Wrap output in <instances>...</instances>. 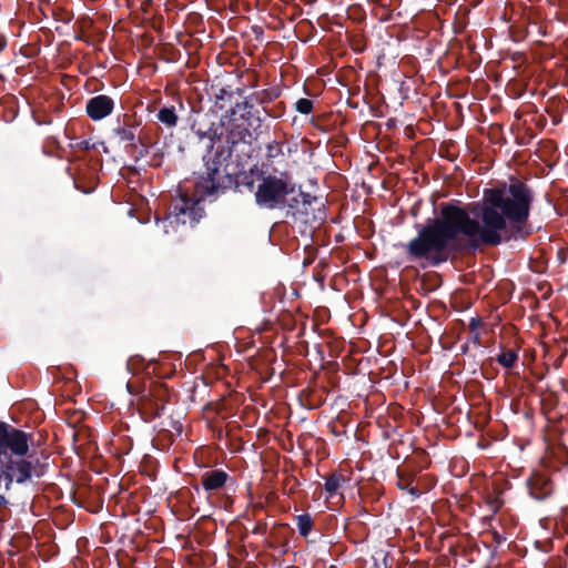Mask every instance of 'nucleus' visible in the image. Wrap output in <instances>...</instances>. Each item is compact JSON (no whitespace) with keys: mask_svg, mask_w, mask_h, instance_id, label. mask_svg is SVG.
I'll return each instance as SVG.
<instances>
[{"mask_svg":"<svg viewBox=\"0 0 568 568\" xmlns=\"http://www.w3.org/2000/svg\"><path fill=\"white\" fill-rule=\"evenodd\" d=\"M534 200L532 187L511 176L484 189L481 200L467 207L459 201L443 202L439 216L415 225L417 236L405 245L407 257L437 267L457 255L525 237Z\"/></svg>","mask_w":568,"mask_h":568,"instance_id":"f257e3e1","label":"nucleus"},{"mask_svg":"<svg viewBox=\"0 0 568 568\" xmlns=\"http://www.w3.org/2000/svg\"><path fill=\"white\" fill-rule=\"evenodd\" d=\"M203 165L193 172V189L200 197L219 196L227 191L240 193L253 192L255 186L254 170L239 171L231 163V153L211 143L202 158Z\"/></svg>","mask_w":568,"mask_h":568,"instance_id":"f03ea898","label":"nucleus"},{"mask_svg":"<svg viewBox=\"0 0 568 568\" xmlns=\"http://www.w3.org/2000/svg\"><path fill=\"white\" fill-rule=\"evenodd\" d=\"M33 434L27 433L6 422H0V465L22 478H41L47 474L48 455L42 459L36 453H30Z\"/></svg>","mask_w":568,"mask_h":568,"instance_id":"7ed1b4c3","label":"nucleus"},{"mask_svg":"<svg viewBox=\"0 0 568 568\" xmlns=\"http://www.w3.org/2000/svg\"><path fill=\"white\" fill-rule=\"evenodd\" d=\"M258 184L254 192L255 204L265 210H284L293 214L296 210V184L287 174L275 175L257 173Z\"/></svg>","mask_w":568,"mask_h":568,"instance_id":"20e7f679","label":"nucleus"},{"mask_svg":"<svg viewBox=\"0 0 568 568\" xmlns=\"http://www.w3.org/2000/svg\"><path fill=\"white\" fill-rule=\"evenodd\" d=\"M205 197H200L194 189L192 194L186 186H179V196H176L165 217L171 226L189 225L194 226L204 215V209L201 202Z\"/></svg>","mask_w":568,"mask_h":568,"instance_id":"39448f33","label":"nucleus"},{"mask_svg":"<svg viewBox=\"0 0 568 568\" xmlns=\"http://www.w3.org/2000/svg\"><path fill=\"white\" fill-rule=\"evenodd\" d=\"M296 210L293 214L285 211V217L294 223L304 224L312 230L320 226L326 219L325 204L322 199L311 195L302 190L300 185L295 190Z\"/></svg>","mask_w":568,"mask_h":568,"instance_id":"423d86ee","label":"nucleus"},{"mask_svg":"<svg viewBox=\"0 0 568 568\" xmlns=\"http://www.w3.org/2000/svg\"><path fill=\"white\" fill-rule=\"evenodd\" d=\"M170 400V390L159 381H152L148 388L142 390L138 402L139 413L143 420L151 422L162 415Z\"/></svg>","mask_w":568,"mask_h":568,"instance_id":"0eeeda50","label":"nucleus"},{"mask_svg":"<svg viewBox=\"0 0 568 568\" xmlns=\"http://www.w3.org/2000/svg\"><path fill=\"white\" fill-rule=\"evenodd\" d=\"M201 485L207 493L225 491V494L236 489V479L230 476L221 468L210 469L201 475Z\"/></svg>","mask_w":568,"mask_h":568,"instance_id":"6e6552de","label":"nucleus"},{"mask_svg":"<svg viewBox=\"0 0 568 568\" xmlns=\"http://www.w3.org/2000/svg\"><path fill=\"white\" fill-rule=\"evenodd\" d=\"M352 479V471L345 474L342 470H335L324 476V491L326 499L335 506L342 505L345 501L343 495L344 485L348 484Z\"/></svg>","mask_w":568,"mask_h":568,"instance_id":"1a4fd4ad","label":"nucleus"},{"mask_svg":"<svg viewBox=\"0 0 568 568\" xmlns=\"http://www.w3.org/2000/svg\"><path fill=\"white\" fill-rule=\"evenodd\" d=\"M141 122L133 114H123L122 120L118 119L116 125L112 129L113 135L121 143H128L126 149H138L136 134Z\"/></svg>","mask_w":568,"mask_h":568,"instance_id":"9d476101","label":"nucleus"},{"mask_svg":"<svg viewBox=\"0 0 568 568\" xmlns=\"http://www.w3.org/2000/svg\"><path fill=\"white\" fill-rule=\"evenodd\" d=\"M114 100L105 94L92 97L88 100L85 112L93 121H100L113 112Z\"/></svg>","mask_w":568,"mask_h":568,"instance_id":"9b49d317","label":"nucleus"},{"mask_svg":"<svg viewBox=\"0 0 568 568\" xmlns=\"http://www.w3.org/2000/svg\"><path fill=\"white\" fill-rule=\"evenodd\" d=\"M529 495L538 500H545L554 491L552 481L542 473L534 471L527 479Z\"/></svg>","mask_w":568,"mask_h":568,"instance_id":"f8f14e48","label":"nucleus"},{"mask_svg":"<svg viewBox=\"0 0 568 568\" xmlns=\"http://www.w3.org/2000/svg\"><path fill=\"white\" fill-rule=\"evenodd\" d=\"M235 121H231L229 126L225 130L224 134V143L219 144L215 148H223L224 150H229L231 155L233 154L234 148L240 142H245L246 138L251 136V132L247 126L244 124L234 123Z\"/></svg>","mask_w":568,"mask_h":568,"instance_id":"ddd939ff","label":"nucleus"},{"mask_svg":"<svg viewBox=\"0 0 568 568\" xmlns=\"http://www.w3.org/2000/svg\"><path fill=\"white\" fill-rule=\"evenodd\" d=\"M416 476L417 470L414 467H398L396 469V486L400 490H408V494L414 498H418L420 496V490L417 486L413 485Z\"/></svg>","mask_w":568,"mask_h":568,"instance_id":"4468645a","label":"nucleus"},{"mask_svg":"<svg viewBox=\"0 0 568 568\" xmlns=\"http://www.w3.org/2000/svg\"><path fill=\"white\" fill-rule=\"evenodd\" d=\"M254 100L250 99V95L245 98L243 102H236L233 106L226 110L230 121L245 120L248 121L251 118L256 115V119L261 121L258 111H254Z\"/></svg>","mask_w":568,"mask_h":568,"instance_id":"2eb2a0df","label":"nucleus"},{"mask_svg":"<svg viewBox=\"0 0 568 568\" xmlns=\"http://www.w3.org/2000/svg\"><path fill=\"white\" fill-rule=\"evenodd\" d=\"M98 180L97 173L90 168L80 170L78 175L73 178L75 189L85 194L94 191L98 185Z\"/></svg>","mask_w":568,"mask_h":568,"instance_id":"dca6fc26","label":"nucleus"},{"mask_svg":"<svg viewBox=\"0 0 568 568\" xmlns=\"http://www.w3.org/2000/svg\"><path fill=\"white\" fill-rule=\"evenodd\" d=\"M214 91L215 97V106L220 110H224L227 106H232V101L234 94L242 95L244 90L241 88H237L236 90H232L231 87H222V88H215L212 87Z\"/></svg>","mask_w":568,"mask_h":568,"instance_id":"f3484780","label":"nucleus"},{"mask_svg":"<svg viewBox=\"0 0 568 568\" xmlns=\"http://www.w3.org/2000/svg\"><path fill=\"white\" fill-rule=\"evenodd\" d=\"M282 94V90L278 87H272L268 89H263L260 91H255L252 94H250V99L254 100L255 103L264 106H268L270 103L275 101L280 95Z\"/></svg>","mask_w":568,"mask_h":568,"instance_id":"a211bd4d","label":"nucleus"},{"mask_svg":"<svg viewBox=\"0 0 568 568\" xmlns=\"http://www.w3.org/2000/svg\"><path fill=\"white\" fill-rule=\"evenodd\" d=\"M161 128L158 125H145L141 128L136 134V143L143 144L144 146H156V141L153 140L154 136L159 135Z\"/></svg>","mask_w":568,"mask_h":568,"instance_id":"6ab92c4d","label":"nucleus"},{"mask_svg":"<svg viewBox=\"0 0 568 568\" xmlns=\"http://www.w3.org/2000/svg\"><path fill=\"white\" fill-rule=\"evenodd\" d=\"M156 119L168 129L176 126L179 122V115L176 113L175 106H162L156 113Z\"/></svg>","mask_w":568,"mask_h":568,"instance_id":"aec40b11","label":"nucleus"},{"mask_svg":"<svg viewBox=\"0 0 568 568\" xmlns=\"http://www.w3.org/2000/svg\"><path fill=\"white\" fill-rule=\"evenodd\" d=\"M298 532L302 537L307 538L314 527V520L310 514H302L295 517Z\"/></svg>","mask_w":568,"mask_h":568,"instance_id":"412c9836","label":"nucleus"},{"mask_svg":"<svg viewBox=\"0 0 568 568\" xmlns=\"http://www.w3.org/2000/svg\"><path fill=\"white\" fill-rule=\"evenodd\" d=\"M496 361L503 367L510 369L518 361V352L515 349H504L497 355Z\"/></svg>","mask_w":568,"mask_h":568,"instance_id":"4be33fe9","label":"nucleus"},{"mask_svg":"<svg viewBox=\"0 0 568 568\" xmlns=\"http://www.w3.org/2000/svg\"><path fill=\"white\" fill-rule=\"evenodd\" d=\"M166 153V145L165 143L160 144L159 141H156V146L151 148V160L150 164L153 166H161L164 160Z\"/></svg>","mask_w":568,"mask_h":568,"instance_id":"5701e85b","label":"nucleus"},{"mask_svg":"<svg viewBox=\"0 0 568 568\" xmlns=\"http://www.w3.org/2000/svg\"><path fill=\"white\" fill-rule=\"evenodd\" d=\"M285 110H286L285 103L282 102V101L277 102L272 108L264 106L265 115L268 116V118H273V119H277V118L283 116L284 113H285Z\"/></svg>","mask_w":568,"mask_h":568,"instance_id":"b1692460","label":"nucleus"},{"mask_svg":"<svg viewBox=\"0 0 568 568\" xmlns=\"http://www.w3.org/2000/svg\"><path fill=\"white\" fill-rule=\"evenodd\" d=\"M314 109V103L312 100L306 98H301L295 102V110L301 114H311Z\"/></svg>","mask_w":568,"mask_h":568,"instance_id":"393cba45","label":"nucleus"},{"mask_svg":"<svg viewBox=\"0 0 568 568\" xmlns=\"http://www.w3.org/2000/svg\"><path fill=\"white\" fill-rule=\"evenodd\" d=\"M283 154L282 143L274 141L266 146V156L268 159H275Z\"/></svg>","mask_w":568,"mask_h":568,"instance_id":"a878e982","label":"nucleus"},{"mask_svg":"<svg viewBox=\"0 0 568 568\" xmlns=\"http://www.w3.org/2000/svg\"><path fill=\"white\" fill-rule=\"evenodd\" d=\"M151 148L152 146H146V145L144 146L143 144H138L136 150H132V149L128 148L126 151L134 155V160L136 162V161L148 156L151 152Z\"/></svg>","mask_w":568,"mask_h":568,"instance_id":"bb28decb","label":"nucleus"},{"mask_svg":"<svg viewBox=\"0 0 568 568\" xmlns=\"http://www.w3.org/2000/svg\"><path fill=\"white\" fill-rule=\"evenodd\" d=\"M71 146H75L83 151H89L94 148V144L91 143L90 140H82V141L77 142L75 144H71Z\"/></svg>","mask_w":568,"mask_h":568,"instance_id":"cd10ccee","label":"nucleus"},{"mask_svg":"<svg viewBox=\"0 0 568 568\" xmlns=\"http://www.w3.org/2000/svg\"><path fill=\"white\" fill-rule=\"evenodd\" d=\"M481 326V318L476 316L471 317L469 321V331L471 332H478V328Z\"/></svg>","mask_w":568,"mask_h":568,"instance_id":"c85d7f7f","label":"nucleus"},{"mask_svg":"<svg viewBox=\"0 0 568 568\" xmlns=\"http://www.w3.org/2000/svg\"><path fill=\"white\" fill-rule=\"evenodd\" d=\"M471 342H473L476 346H480V344H481V337H480L479 332H471Z\"/></svg>","mask_w":568,"mask_h":568,"instance_id":"c756f323","label":"nucleus"},{"mask_svg":"<svg viewBox=\"0 0 568 568\" xmlns=\"http://www.w3.org/2000/svg\"><path fill=\"white\" fill-rule=\"evenodd\" d=\"M6 47H7V38L2 32H0V52L3 51Z\"/></svg>","mask_w":568,"mask_h":568,"instance_id":"7c9ffc66","label":"nucleus"},{"mask_svg":"<svg viewBox=\"0 0 568 568\" xmlns=\"http://www.w3.org/2000/svg\"><path fill=\"white\" fill-rule=\"evenodd\" d=\"M172 427L176 432L178 435L182 433V424L179 422H172Z\"/></svg>","mask_w":568,"mask_h":568,"instance_id":"2f4dec72","label":"nucleus"},{"mask_svg":"<svg viewBox=\"0 0 568 568\" xmlns=\"http://www.w3.org/2000/svg\"><path fill=\"white\" fill-rule=\"evenodd\" d=\"M320 405V402H315L313 399H310V403L307 404L308 408H315Z\"/></svg>","mask_w":568,"mask_h":568,"instance_id":"473e14b6","label":"nucleus"},{"mask_svg":"<svg viewBox=\"0 0 568 568\" xmlns=\"http://www.w3.org/2000/svg\"><path fill=\"white\" fill-rule=\"evenodd\" d=\"M313 395H314V392H313V390H311V392L308 393V397H312Z\"/></svg>","mask_w":568,"mask_h":568,"instance_id":"72a5a7b5","label":"nucleus"}]
</instances>
